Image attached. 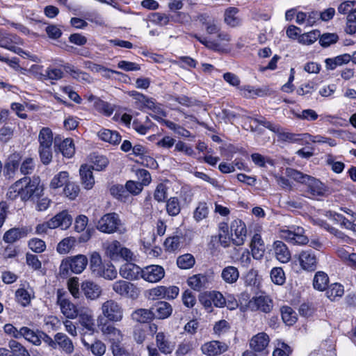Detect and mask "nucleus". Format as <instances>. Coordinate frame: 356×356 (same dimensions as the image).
Returning <instances> with one entry per match:
<instances>
[{
	"instance_id": "obj_1",
	"label": "nucleus",
	"mask_w": 356,
	"mask_h": 356,
	"mask_svg": "<svg viewBox=\"0 0 356 356\" xmlns=\"http://www.w3.org/2000/svg\"><path fill=\"white\" fill-rule=\"evenodd\" d=\"M198 19L202 25L204 26L207 33L208 35L216 34L217 40H208L207 38L202 37L197 33H193L191 36L209 50L219 53L224 52L225 49L220 42H229L231 40L230 35L227 32L221 31L220 24L215 18H210L207 14H200Z\"/></svg>"
},
{
	"instance_id": "obj_2",
	"label": "nucleus",
	"mask_w": 356,
	"mask_h": 356,
	"mask_svg": "<svg viewBox=\"0 0 356 356\" xmlns=\"http://www.w3.org/2000/svg\"><path fill=\"white\" fill-rule=\"evenodd\" d=\"M36 167L35 159L31 156L23 158L21 152L10 154L4 161L3 177L6 180H14L18 172L24 177H29Z\"/></svg>"
},
{
	"instance_id": "obj_3",
	"label": "nucleus",
	"mask_w": 356,
	"mask_h": 356,
	"mask_svg": "<svg viewBox=\"0 0 356 356\" xmlns=\"http://www.w3.org/2000/svg\"><path fill=\"white\" fill-rule=\"evenodd\" d=\"M92 274L97 277H102L112 280L117 277L118 272L111 261H102L101 255L97 252H93L88 261Z\"/></svg>"
},
{
	"instance_id": "obj_4",
	"label": "nucleus",
	"mask_w": 356,
	"mask_h": 356,
	"mask_svg": "<svg viewBox=\"0 0 356 356\" xmlns=\"http://www.w3.org/2000/svg\"><path fill=\"white\" fill-rule=\"evenodd\" d=\"M88 264V259L84 254L70 256L61 261L59 267V273L61 277H67L72 273L80 274Z\"/></svg>"
},
{
	"instance_id": "obj_5",
	"label": "nucleus",
	"mask_w": 356,
	"mask_h": 356,
	"mask_svg": "<svg viewBox=\"0 0 356 356\" xmlns=\"http://www.w3.org/2000/svg\"><path fill=\"white\" fill-rule=\"evenodd\" d=\"M19 179H22V201L26 202L31 200L35 202L43 196L44 186L38 176H34L32 178L30 177H23Z\"/></svg>"
},
{
	"instance_id": "obj_6",
	"label": "nucleus",
	"mask_w": 356,
	"mask_h": 356,
	"mask_svg": "<svg viewBox=\"0 0 356 356\" xmlns=\"http://www.w3.org/2000/svg\"><path fill=\"white\" fill-rule=\"evenodd\" d=\"M239 301L245 309L251 311H261L264 313H269L273 308L272 301L268 298L259 296L250 298V295L247 292H243L241 294Z\"/></svg>"
},
{
	"instance_id": "obj_7",
	"label": "nucleus",
	"mask_w": 356,
	"mask_h": 356,
	"mask_svg": "<svg viewBox=\"0 0 356 356\" xmlns=\"http://www.w3.org/2000/svg\"><path fill=\"white\" fill-rule=\"evenodd\" d=\"M44 343L52 349H60L67 354L74 351V345L72 340L64 333L58 332L54 338L47 334H44Z\"/></svg>"
},
{
	"instance_id": "obj_8",
	"label": "nucleus",
	"mask_w": 356,
	"mask_h": 356,
	"mask_svg": "<svg viewBox=\"0 0 356 356\" xmlns=\"http://www.w3.org/2000/svg\"><path fill=\"white\" fill-rule=\"evenodd\" d=\"M23 44V39L17 34L6 31L0 32L1 47L22 56L24 54V51L20 47Z\"/></svg>"
},
{
	"instance_id": "obj_9",
	"label": "nucleus",
	"mask_w": 356,
	"mask_h": 356,
	"mask_svg": "<svg viewBox=\"0 0 356 356\" xmlns=\"http://www.w3.org/2000/svg\"><path fill=\"white\" fill-rule=\"evenodd\" d=\"M121 220L116 213H108L103 215L98 220L97 229L104 234H113L119 229Z\"/></svg>"
},
{
	"instance_id": "obj_10",
	"label": "nucleus",
	"mask_w": 356,
	"mask_h": 356,
	"mask_svg": "<svg viewBox=\"0 0 356 356\" xmlns=\"http://www.w3.org/2000/svg\"><path fill=\"white\" fill-rule=\"evenodd\" d=\"M112 289L121 297L136 300L140 293V289L134 283L122 280L115 281Z\"/></svg>"
},
{
	"instance_id": "obj_11",
	"label": "nucleus",
	"mask_w": 356,
	"mask_h": 356,
	"mask_svg": "<svg viewBox=\"0 0 356 356\" xmlns=\"http://www.w3.org/2000/svg\"><path fill=\"white\" fill-rule=\"evenodd\" d=\"M281 236L293 244L305 245L309 241L307 236L305 234L304 228L300 226L293 225L288 229L281 230Z\"/></svg>"
},
{
	"instance_id": "obj_12",
	"label": "nucleus",
	"mask_w": 356,
	"mask_h": 356,
	"mask_svg": "<svg viewBox=\"0 0 356 356\" xmlns=\"http://www.w3.org/2000/svg\"><path fill=\"white\" fill-rule=\"evenodd\" d=\"M298 261L301 269L304 271L312 273L318 268V259L312 249L302 250L298 254Z\"/></svg>"
},
{
	"instance_id": "obj_13",
	"label": "nucleus",
	"mask_w": 356,
	"mask_h": 356,
	"mask_svg": "<svg viewBox=\"0 0 356 356\" xmlns=\"http://www.w3.org/2000/svg\"><path fill=\"white\" fill-rule=\"evenodd\" d=\"M102 320L98 319L97 325L111 343V346L122 344L123 335L121 331L110 323H103Z\"/></svg>"
},
{
	"instance_id": "obj_14",
	"label": "nucleus",
	"mask_w": 356,
	"mask_h": 356,
	"mask_svg": "<svg viewBox=\"0 0 356 356\" xmlns=\"http://www.w3.org/2000/svg\"><path fill=\"white\" fill-rule=\"evenodd\" d=\"M230 231L233 244L237 246L243 245L248 232L245 223L241 219H235L231 222Z\"/></svg>"
},
{
	"instance_id": "obj_15",
	"label": "nucleus",
	"mask_w": 356,
	"mask_h": 356,
	"mask_svg": "<svg viewBox=\"0 0 356 356\" xmlns=\"http://www.w3.org/2000/svg\"><path fill=\"white\" fill-rule=\"evenodd\" d=\"M165 274L162 266L152 264L143 268L141 278L149 283H157L165 277Z\"/></svg>"
},
{
	"instance_id": "obj_16",
	"label": "nucleus",
	"mask_w": 356,
	"mask_h": 356,
	"mask_svg": "<svg viewBox=\"0 0 356 356\" xmlns=\"http://www.w3.org/2000/svg\"><path fill=\"white\" fill-rule=\"evenodd\" d=\"M104 316L112 322L120 321L123 316V310L121 306L113 300L106 301L102 305Z\"/></svg>"
},
{
	"instance_id": "obj_17",
	"label": "nucleus",
	"mask_w": 356,
	"mask_h": 356,
	"mask_svg": "<svg viewBox=\"0 0 356 356\" xmlns=\"http://www.w3.org/2000/svg\"><path fill=\"white\" fill-rule=\"evenodd\" d=\"M57 303L60 306L61 313L67 318L74 319L79 316V309L69 299L63 297L60 291H58Z\"/></svg>"
},
{
	"instance_id": "obj_18",
	"label": "nucleus",
	"mask_w": 356,
	"mask_h": 356,
	"mask_svg": "<svg viewBox=\"0 0 356 356\" xmlns=\"http://www.w3.org/2000/svg\"><path fill=\"white\" fill-rule=\"evenodd\" d=\"M142 269L143 268L130 261L121 266L119 273L122 277L127 280H137L141 278Z\"/></svg>"
},
{
	"instance_id": "obj_19",
	"label": "nucleus",
	"mask_w": 356,
	"mask_h": 356,
	"mask_svg": "<svg viewBox=\"0 0 356 356\" xmlns=\"http://www.w3.org/2000/svg\"><path fill=\"white\" fill-rule=\"evenodd\" d=\"M154 319L164 320L168 318L172 314L173 308L171 304L164 300H159L151 307Z\"/></svg>"
},
{
	"instance_id": "obj_20",
	"label": "nucleus",
	"mask_w": 356,
	"mask_h": 356,
	"mask_svg": "<svg viewBox=\"0 0 356 356\" xmlns=\"http://www.w3.org/2000/svg\"><path fill=\"white\" fill-rule=\"evenodd\" d=\"M228 349L227 345L220 341L213 340L206 342L201 346L203 354L207 356H217L226 352Z\"/></svg>"
},
{
	"instance_id": "obj_21",
	"label": "nucleus",
	"mask_w": 356,
	"mask_h": 356,
	"mask_svg": "<svg viewBox=\"0 0 356 356\" xmlns=\"http://www.w3.org/2000/svg\"><path fill=\"white\" fill-rule=\"evenodd\" d=\"M31 232V229L26 226L21 227H13L5 232L3 241L8 244H13L15 242L25 238Z\"/></svg>"
},
{
	"instance_id": "obj_22",
	"label": "nucleus",
	"mask_w": 356,
	"mask_h": 356,
	"mask_svg": "<svg viewBox=\"0 0 356 356\" xmlns=\"http://www.w3.org/2000/svg\"><path fill=\"white\" fill-rule=\"evenodd\" d=\"M294 179L302 184H308L309 189L314 195L323 193L322 188L319 186V184H322V183L309 175L295 171Z\"/></svg>"
},
{
	"instance_id": "obj_23",
	"label": "nucleus",
	"mask_w": 356,
	"mask_h": 356,
	"mask_svg": "<svg viewBox=\"0 0 356 356\" xmlns=\"http://www.w3.org/2000/svg\"><path fill=\"white\" fill-rule=\"evenodd\" d=\"M54 229L60 227L61 229H67L72 223V216L67 210H63L50 218Z\"/></svg>"
},
{
	"instance_id": "obj_24",
	"label": "nucleus",
	"mask_w": 356,
	"mask_h": 356,
	"mask_svg": "<svg viewBox=\"0 0 356 356\" xmlns=\"http://www.w3.org/2000/svg\"><path fill=\"white\" fill-rule=\"evenodd\" d=\"M209 275L198 273L189 277L187 280L188 285L195 291H201L209 286Z\"/></svg>"
},
{
	"instance_id": "obj_25",
	"label": "nucleus",
	"mask_w": 356,
	"mask_h": 356,
	"mask_svg": "<svg viewBox=\"0 0 356 356\" xmlns=\"http://www.w3.org/2000/svg\"><path fill=\"white\" fill-rule=\"evenodd\" d=\"M269 342V336L266 332H259L250 340V347L256 353H264Z\"/></svg>"
},
{
	"instance_id": "obj_26",
	"label": "nucleus",
	"mask_w": 356,
	"mask_h": 356,
	"mask_svg": "<svg viewBox=\"0 0 356 356\" xmlns=\"http://www.w3.org/2000/svg\"><path fill=\"white\" fill-rule=\"evenodd\" d=\"M81 293L89 300H95L102 294L100 286L92 281L85 280L81 284Z\"/></svg>"
},
{
	"instance_id": "obj_27",
	"label": "nucleus",
	"mask_w": 356,
	"mask_h": 356,
	"mask_svg": "<svg viewBox=\"0 0 356 356\" xmlns=\"http://www.w3.org/2000/svg\"><path fill=\"white\" fill-rule=\"evenodd\" d=\"M156 345L159 351L164 355L172 353L175 345L163 332H159L155 336Z\"/></svg>"
},
{
	"instance_id": "obj_28",
	"label": "nucleus",
	"mask_w": 356,
	"mask_h": 356,
	"mask_svg": "<svg viewBox=\"0 0 356 356\" xmlns=\"http://www.w3.org/2000/svg\"><path fill=\"white\" fill-rule=\"evenodd\" d=\"M250 248L254 259H261L265 253L264 242L260 234L255 233L251 240Z\"/></svg>"
},
{
	"instance_id": "obj_29",
	"label": "nucleus",
	"mask_w": 356,
	"mask_h": 356,
	"mask_svg": "<svg viewBox=\"0 0 356 356\" xmlns=\"http://www.w3.org/2000/svg\"><path fill=\"white\" fill-rule=\"evenodd\" d=\"M273 246L275 257L279 261L286 264L290 261L291 258V252L283 241H275Z\"/></svg>"
},
{
	"instance_id": "obj_30",
	"label": "nucleus",
	"mask_w": 356,
	"mask_h": 356,
	"mask_svg": "<svg viewBox=\"0 0 356 356\" xmlns=\"http://www.w3.org/2000/svg\"><path fill=\"white\" fill-rule=\"evenodd\" d=\"M92 170L93 169L87 164L81 165L79 169L81 184L86 190L92 188L95 184Z\"/></svg>"
},
{
	"instance_id": "obj_31",
	"label": "nucleus",
	"mask_w": 356,
	"mask_h": 356,
	"mask_svg": "<svg viewBox=\"0 0 356 356\" xmlns=\"http://www.w3.org/2000/svg\"><path fill=\"white\" fill-rule=\"evenodd\" d=\"M22 337L24 338L29 342L35 345L40 346L42 341L44 342V334H46L43 331L33 330L28 327H22Z\"/></svg>"
},
{
	"instance_id": "obj_32",
	"label": "nucleus",
	"mask_w": 356,
	"mask_h": 356,
	"mask_svg": "<svg viewBox=\"0 0 356 356\" xmlns=\"http://www.w3.org/2000/svg\"><path fill=\"white\" fill-rule=\"evenodd\" d=\"M131 316L133 321L142 324L151 323L154 320L151 307L149 309H137L132 312Z\"/></svg>"
},
{
	"instance_id": "obj_33",
	"label": "nucleus",
	"mask_w": 356,
	"mask_h": 356,
	"mask_svg": "<svg viewBox=\"0 0 356 356\" xmlns=\"http://www.w3.org/2000/svg\"><path fill=\"white\" fill-rule=\"evenodd\" d=\"M88 100L94 101V108L99 113L106 117H110L113 114L114 109L110 103L105 102L92 95L89 97Z\"/></svg>"
},
{
	"instance_id": "obj_34",
	"label": "nucleus",
	"mask_w": 356,
	"mask_h": 356,
	"mask_svg": "<svg viewBox=\"0 0 356 356\" xmlns=\"http://www.w3.org/2000/svg\"><path fill=\"white\" fill-rule=\"evenodd\" d=\"M279 138L282 141L302 145L303 143L307 141L308 139L311 140L312 135L308 133L294 134L290 132H282L280 134Z\"/></svg>"
},
{
	"instance_id": "obj_35",
	"label": "nucleus",
	"mask_w": 356,
	"mask_h": 356,
	"mask_svg": "<svg viewBox=\"0 0 356 356\" xmlns=\"http://www.w3.org/2000/svg\"><path fill=\"white\" fill-rule=\"evenodd\" d=\"M98 136L102 140L114 145L120 144L122 139L118 131L105 128L98 132Z\"/></svg>"
},
{
	"instance_id": "obj_36",
	"label": "nucleus",
	"mask_w": 356,
	"mask_h": 356,
	"mask_svg": "<svg viewBox=\"0 0 356 356\" xmlns=\"http://www.w3.org/2000/svg\"><path fill=\"white\" fill-rule=\"evenodd\" d=\"M351 60V55L343 54L333 58H327L325 60V67L328 70H334L338 66L348 64Z\"/></svg>"
},
{
	"instance_id": "obj_37",
	"label": "nucleus",
	"mask_w": 356,
	"mask_h": 356,
	"mask_svg": "<svg viewBox=\"0 0 356 356\" xmlns=\"http://www.w3.org/2000/svg\"><path fill=\"white\" fill-rule=\"evenodd\" d=\"M183 239L184 237L181 234L167 237L163 243L165 250L174 252L180 250Z\"/></svg>"
},
{
	"instance_id": "obj_38",
	"label": "nucleus",
	"mask_w": 356,
	"mask_h": 356,
	"mask_svg": "<svg viewBox=\"0 0 356 356\" xmlns=\"http://www.w3.org/2000/svg\"><path fill=\"white\" fill-rule=\"evenodd\" d=\"M329 277L324 271H317L313 279V286L316 290L324 291L328 287Z\"/></svg>"
},
{
	"instance_id": "obj_39",
	"label": "nucleus",
	"mask_w": 356,
	"mask_h": 356,
	"mask_svg": "<svg viewBox=\"0 0 356 356\" xmlns=\"http://www.w3.org/2000/svg\"><path fill=\"white\" fill-rule=\"evenodd\" d=\"M221 277L225 282L227 284H234L236 282L239 277V272L237 268L232 266H228L222 269Z\"/></svg>"
},
{
	"instance_id": "obj_40",
	"label": "nucleus",
	"mask_w": 356,
	"mask_h": 356,
	"mask_svg": "<svg viewBox=\"0 0 356 356\" xmlns=\"http://www.w3.org/2000/svg\"><path fill=\"white\" fill-rule=\"evenodd\" d=\"M76 240L73 236L62 239L57 245L56 251L61 254L69 253L76 245Z\"/></svg>"
},
{
	"instance_id": "obj_41",
	"label": "nucleus",
	"mask_w": 356,
	"mask_h": 356,
	"mask_svg": "<svg viewBox=\"0 0 356 356\" xmlns=\"http://www.w3.org/2000/svg\"><path fill=\"white\" fill-rule=\"evenodd\" d=\"M79 323L83 327V330L86 333L92 334L95 330V323L92 316L87 313H81L79 315Z\"/></svg>"
},
{
	"instance_id": "obj_42",
	"label": "nucleus",
	"mask_w": 356,
	"mask_h": 356,
	"mask_svg": "<svg viewBox=\"0 0 356 356\" xmlns=\"http://www.w3.org/2000/svg\"><path fill=\"white\" fill-rule=\"evenodd\" d=\"M58 149L63 156L72 158L75 153L74 140L71 138L64 139L59 145Z\"/></svg>"
},
{
	"instance_id": "obj_43",
	"label": "nucleus",
	"mask_w": 356,
	"mask_h": 356,
	"mask_svg": "<svg viewBox=\"0 0 356 356\" xmlns=\"http://www.w3.org/2000/svg\"><path fill=\"white\" fill-rule=\"evenodd\" d=\"M90 162L92 165L90 166L97 171L104 170L109 163L108 159L106 156L99 155L96 153H93L90 156Z\"/></svg>"
},
{
	"instance_id": "obj_44",
	"label": "nucleus",
	"mask_w": 356,
	"mask_h": 356,
	"mask_svg": "<svg viewBox=\"0 0 356 356\" xmlns=\"http://www.w3.org/2000/svg\"><path fill=\"white\" fill-rule=\"evenodd\" d=\"M281 316L284 323L289 326L294 325L298 320L296 312L289 306L282 307Z\"/></svg>"
},
{
	"instance_id": "obj_45",
	"label": "nucleus",
	"mask_w": 356,
	"mask_h": 356,
	"mask_svg": "<svg viewBox=\"0 0 356 356\" xmlns=\"http://www.w3.org/2000/svg\"><path fill=\"white\" fill-rule=\"evenodd\" d=\"M70 181L69 173L67 171H60L55 175L50 182V188L57 189L65 185Z\"/></svg>"
},
{
	"instance_id": "obj_46",
	"label": "nucleus",
	"mask_w": 356,
	"mask_h": 356,
	"mask_svg": "<svg viewBox=\"0 0 356 356\" xmlns=\"http://www.w3.org/2000/svg\"><path fill=\"white\" fill-rule=\"evenodd\" d=\"M39 147H51L53 143L52 131L49 127H43L41 129L38 136Z\"/></svg>"
},
{
	"instance_id": "obj_47",
	"label": "nucleus",
	"mask_w": 356,
	"mask_h": 356,
	"mask_svg": "<svg viewBox=\"0 0 356 356\" xmlns=\"http://www.w3.org/2000/svg\"><path fill=\"white\" fill-rule=\"evenodd\" d=\"M82 342L83 346L96 356H102L106 352L105 344L99 340H96L93 343H89L83 338Z\"/></svg>"
},
{
	"instance_id": "obj_48",
	"label": "nucleus",
	"mask_w": 356,
	"mask_h": 356,
	"mask_svg": "<svg viewBox=\"0 0 356 356\" xmlns=\"http://www.w3.org/2000/svg\"><path fill=\"white\" fill-rule=\"evenodd\" d=\"M344 293V287L340 283H334L326 289V296L332 301L336 300L337 298H341Z\"/></svg>"
},
{
	"instance_id": "obj_49",
	"label": "nucleus",
	"mask_w": 356,
	"mask_h": 356,
	"mask_svg": "<svg viewBox=\"0 0 356 356\" xmlns=\"http://www.w3.org/2000/svg\"><path fill=\"white\" fill-rule=\"evenodd\" d=\"M195 264V257L190 253L180 255L177 259V265L180 269H190L194 266Z\"/></svg>"
},
{
	"instance_id": "obj_50",
	"label": "nucleus",
	"mask_w": 356,
	"mask_h": 356,
	"mask_svg": "<svg viewBox=\"0 0 356 356\" xmlns=\"http://www.w3.org/2000/svg\"><path fill=\"white\" fill-rule=\"evenodd\" d=\"M166 212L170 216H177L181 211V203L177 197H171L166 201Z\"/></svg>"
},
{
	"instance_id": "obj_51",
	"label": "nucleus",
	"mask_w": 356,
	"mask_h": 356,
	"mask_svg": "<svg viewBox=\"0 0 356 356\" xmlns=\"http://www.w3.org/2000/svg\"><path fill=\"white\" fill-rule=\"evenodd\" d=\"M238 9L235 7H229L225 10L224 15L225 22L232 27L236 26L240 24V19L236 17Z\"/></svg>"
},
{
	"instance_id": "obj_52",
	"label": "nucleus",
	"mask_w": 356,
	"mask_h": 356,
	"mask_svg": "<svg viewBox=\"0 0 356 356\" xmlns=\"http://www.w3.org/2000/svg\"><path fill=\"white\" fill-rule=\"evenodd\" d=\"M79 186L70 181L65 185L63 190V195L70 200H74L79 195Z\"/></svg>"
},
{
	"instance_id": "obj_53",
	"label": "nucleus",
	"mask_w": 356,
	"mask_h": 356,
	"mask_svg": "<svg viewBox=\"0 0 356 356\" xmlns=\"http://www.w3.org/2000/svg\"><path fill=\"white\" fill-rule=\"evenodd\" d=\"M110 193L114 198L124 202H125L129 197L125 186L121 184L113 185L110 188Z\"/></svg>"
},
{
	"instance_id": "obj_54",
	"label": "nucleus",
	"mask_w": 356,
	"mask_h": 356,
	"mask_svg": "<svg viewBox=\"0 0 356 356\" xmlns=\"http://www.w3.org/2000/svg\"><path fill=\"white\" fill-rule=\"evenodd\" d=\"M251 159L252 162L259 168H266L267 164L270 166H274L275 163L273 159L264 156L259 153H252L251 154Z\"/></svg>"
},
{
	"instance_id": "obj_55",
	"label": "nucleus",
	"mask_w": 356,
	"mask_h": 356,
	"mask_svg": "<svg viewBox=\"0 0 356 356\" xmlns=\"http://www.w3.org/2000/svg\"><path fill=\"white\" fill-rule=\"evenodd\" d=\"M270 275L272 282L276 285L282 286L286 282L285 273L282 267L273 268Z\"/></svg>"
},
{
	"instance_id": "obj_56",
	"label": "nucleus",
	"mask_w": 356,
	"mask_h": 356,
	"mask_svg": "<svg viewBox=\"0 0 356 356\" xmlns=\"http://www.w3.org/2000/svg\"><path fill=\"white\" fill-rule=\"evenodd\" d=\"M22 179L17 180L14 184H13L8 188L7 192V197L11 200H16L18 197L22 200Z\"/></svg>"
},
{
	"instance_id": "obj_57",
	"label": "nucleus",
	"mask_w": 356,
	"mask_h": 356,
	"mask_svg": "<svg viewBox=\"0 0 356 356\" xmlns=\"http://www.w3.org/2000/svg\"><path fill=\"white\" fill-rule=\"evenodd\" d=\"M320 37V31L313 30L308 33H303L298 37V41L300 43L306 45H310L314 44Z\"/></svg>"
},
{
	"instance_id": "obj_58",
	"label": "nucleus",
	"mask_w": 356,
	"mask_h": 356,
	"mask_svg": "<svg viewBox=\"0 0 356 356\" xmlns=\"http://www.w3.org/2000/svg\"><path fill=\"white\" fill-rule=\"evenodd\" d=\"M318 40L320 45L323 48H326L331 44L337 43L339 40V36L335 33H325L322 35L320 34Z\"/></svg>"
},
{
	"instance_id": "obj_59",
	"label": "nucleus",
	"mask_w": 356,
	"mask_h": 356,
	"mask_svg": "<svg viewBox=\"0 0 356 356\" xmlns=\"http://www.w3.org/2000/svg\"><path fill=\"white\" fill-rule=\"evenodd\" d=\"M8 346L16 356H30L28 350L16 340H10Z\"/></svg>"
},
{
	"instance_id": "obj_60",
	"label": "nucleus",
	"mask_w": 356,
	"mask_h": 356,
	"mask_svg": "<svg viewBox=\"0 0 356 356\" xmlns=\"http://www.w3.org/2000/svg\"><path fill=\"white\" fill-rule=\"evenodd\" d=\"M193 350V342L191 340L184 339L177 346L175 356H184Z\"/></svg>"
},
{
	"instance_id": "obj_61",
	"label": "nucleus",
	"mask_w": 356,
	"mask_h": 356,
	"mask_svg": "<svg viewBox=\"0 0 356 356\" xmlns=\"http://www.w3.org/2000/svg\"><path fill=\"white\" fill-rule=\"evenodd\" d=\"M338 12L341 14L350 15L356 14V1H345L338 6Z\"/></svg>"
},
{
	"instance_id": "obj_62",
	"label": "nucleus",
	"mask_w": 356,
	"mask_h": 356,
	"mask_svg": "<svg viewBox=\"0 0 356 356\" xmlns=\"http://www.w3.org/2000/svg\"><path fill=\"white\" fill-rule=\"evenodd\" d=\"M28 247L33 252L39 254L46 250L47 245L43 240L38 238H33L28 241Z\"/></svg>"
},
{
	"instance_id": "obj_63",
	"label": "nucleus",
	"mask_w": 356,
	"mask_h": 356,
	"mask_svg": "<svg viewBox=\"0 0 356 356\" xmlns=\"http://www.w3.org/2000/svg\"><path fill=\"white\" fill-rule=\"evenodd\" d=\"M122 246L120 243L115 240L109 243L106 249V254L111 259L115 260L119 259V252Z\"/></svg>"
},
{
	"instance_id": "obj_64",
	"label": "nucleus",
	"mask_w": 356,
	"mask_h": 356,
	"mask_svg": "<svg viewBox=\"0 0 356 356\" xmlns=\"http://www.w3.org/2000/svg\"><path fill=\"white\" fill-rule=\"evenodd\" d=\"M209 214V208L206 202H200L194 211L193 218L197 222L206 218Z\"/></svg>"
}]
</instances>
